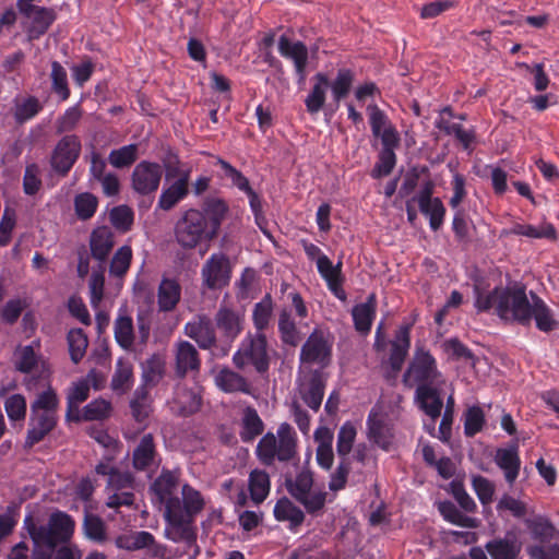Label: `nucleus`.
<instances>
[{"instance_id": "nucleus-1", "label": "nucleus", "mask_w": 559, "mask_h": 559, "mask_svg": "<svg viewBox=\"0 0 559 559\" xmlns=\"http://www.w3.org/2000/svg\"><path fill=\"white\" fill-rule=\"evenodd\" d=\"M150 489L152 502L163 512L164 536L174 543H182L185 549L157 543L152 535L143 549L145 556L148 559H175L187 555L189 559H195L199 548L193 523L205 509L206 497L192 485L181 483L178 471L163 469Z\"/></svg>"}, {"instance_id": "nucleus-2", "label": "nucleus", "mask_w": 559, "mask_h": 559, "mask_svg": "<svg viewBox=\"0 0 559 559\" xmlns=\"http://www.w3.org/2000/svg\"><path fill=\"white\" fill-rule=\"evenodd\" d=\"M474 293L478 311H492L504 322L528 326L534 321L535 326L545 333L559 326L554 311L537 294L532 290L527 293L522 283L511 282L489 292L476 283Z\"/></svg>"}, {"instance_id": "nucleus-3", "label": "nucleus", "mask_w": 559, "mask_h": 559, "mask_svg": "<svg viewBox=\"0 0 559 559\" xmlns=\"http://www.w3.org/2000/svg\"><path fill=\"white\" fill-rule=\"evenodd\" d=\"M228 207L221 199L207 200L202 210L189 209L177 222L175 235L182 248L192 249L215 238Z\"/></svg>"}, {"instance_id": "nucleus-4", "label": "nucleus", "mask_w": 559, "mask_h": 559, "mask_svg": "<svg viewBox=\"0 0 559 559\" xmlns=\"http://www.w3.org/2000/svg\"><path fill=\"white\" fill-rule=\"evenodd\" d=\"M59 397L56 391L48 386L38 393L31 404L28 429L25 444L33 447L48 436L57 426Z\"/></svg>"}, {"instance_id": "nucleus-5", "label": "nucleus", "mask_w": 559, "mask_h": 559, "mask_svg": "<svg viewBox=\"0 0 559 559\" xmlns=\"http://www.w3.org/2000/svg\"><path fill=\"white\" fill-rule=\"evenodd\" d=\"M297 453V433L288 423H282L276 433L266 432L258 442L255 454L267 466L289 462Z\"/></svg>"}, {"instance_id": "nucleus-6", "label": "nucleus", "mask_w": 559, "mask_h": 559, "mask_svg": "<svg viewBox=\"0 0 559 559\" xmlns=\"http://www.w3.org/2000/svg\"><path fill=\"white\" fill-rule=\"evenodd\" d=\"M531 538L536 542L526 547L531 559H559V531L551 521L540 514H533L524 520Z\"/></svg>"}, {"instance_id": "nucleus-7", "label": "nucleus", "mask_w": 559, "mask_h": 559, "mask_svg": "<svg viewBox=\"0 0 559 559\" xmlns=\"http://www.w3.org/2000/svg\"><path fill=\"white\" fill-rule=\"evenodd\" d=\"M24 524L35 547L52 550L60 543L68 542L74 532V521L64 512H53L47 525H35L31 518Z\"/></svg>"}, {"instance_id": "nucleus-8", "label": "nucleus", "mask_w": 559, "mask_h": 559, "mask_svg": "<svg viewBox=\"0 0 559 559\" xmlns=\"http://www.w3.org/2000/svg\"><path fill=\"white\" fill-rule=\"evenodd\" d=\"M95 471L98 475L108 476L107 507L118 509L119 507H130L134 502L133 477L130 473H121L111 464V459L100 461Z\"/></svg>"}, {"instance_id": "nucleus-9", "label": "nucleus", "mask_w": 559, "mask_h": 559, "mask_svg": "<svg viewBox=\"0 0 559 559\" xmlns=\"http://www.w3.org/2000/svg\"><path fill=\"white\" fill-rule=\"evenodd\" d=\"M287 490L298 502H300L307 512L316 513L323 509L326 499V492L314 486L313 474L309 469H301L295 478L286 481Z\"/></svg>"}, {"instance_id": "nucleus-10", "label": "nucleus", "mask_w": 559, "mask_h": 559, "mask_svg": "<svg viewBox=\"0 0 559 559\" xmlns=\"http://www.w3.org/2000/svg\"><path fill=\"white\" fill-rule=\"evenodd\" d=\"M406 386L442 384L441 373L438 371L436 359L424 348H417L414 357L403 376Z\"/></svg>"}, {"instance_id": "nucleus-11", "label": "nucleus", "mask_w": 559, "mask_h": 559, "mask_svg": "<svg viewBox=\"0 0 559 559\" xmlns=\"http://www.w3.org/2000/svg\"><path fill=\"white\" fill-rule=\"evenodd\" d=\"M236 367L243 369L252 365L258 372L269 368L267 344L263 333L248 334L233 356Z\"/></svg>"}, {"instance_id": "nucleus-12", "label": "nucleus", "mask_w": 559, "mask_h": 559, "mask_svg": "<svg viewBox=\"0 0 559 559\" xmlns=\"http://www.w3.org/2000/svg\"><path fill=\"white\" fill-rule=\"evenodd\" d=\"M191 177L190 167H171L167 170V179H174L165 188L158 199V207L169 211L183 200L189 192V181Z\"/></svg>"}, {"instance_id": "nucleus-13", "label": "nucleus", "mask_w": 559, "mask_h": 559, "mask_svg": "<svg viewBox=\"0 0 559 559\" xmlns=\"http://www.w3.org/2000/svg\"><path fill=\"white\" fill-rule=\"evenodd\" d=\"M367 438L383 451H390L394 442L393 424L377 406L372 407L367 418Z\"/></svg>"}, {"instance_id": "nucleus-14", "label": "nucleus", "mask_w": 559, "mask_h": 559, "mask_svg": "<svg viewBox=\"0 0 559 559\" xmlns=\"http://www.w3.org/2000/svg\"><path fill=\"white\" fill-rule=\"evenodd\" d=\"M202 284L209 289H222L231 278L229 259L224 253H213L201 270Z\"/></svg>"}, {"instance_id": "nucleus-15", "label": "nucleus", "mask_w": 559, "mask_h": 559, "mask_svg": "<svg viewBox=\"0 0 559 559\" xmlns=\"http://www.w3.org/2000/svg\"><path fill=\"white\" fill-rule=\"evenodd\" d=\"M163 176V168L158 163L142 160L131 174L132 189L142 195L157 191Z\"/></svg>"}, {"instance_id": "nucleus-16", "label": "nucleus", "mask_w": 559, "mask_h": 559, "mask_svg": "<svg viewBox=\"0 0 559 559\" xmlns=\"http://www.w3.org/2000/svg\"><path fill=\"white\" fill-rule=\"evenodd\" d=\"M81 152V141L76 135H66L56 145L51 156V167L64 175L67 174Z\"/></svg>"}, {"instance_id": "nucleus-17", "label": "nucleus", "mask_w": 559, "mask_h": 559, "mask_svg": "<svg viewBox=\"0 0 559 559\" xmlns=\"http://www.w3.org/2000/svg\"><path fill=\"white\" fill-rule=\"evenodd\" d=\"M280 55L294 63L298 82L304 83L307 78L308 48L299 40H292L283 35L277 43Z\"/></svg>"}, {"instance_id": "nucleus-18", "label": "nucleus", "mask_w": 559, "mask_h": 559, "mask_svg": "<svg viewBox=\"0 0 559 559\" xmlns=\"http://www.w3.org/2000/svg\"><path fill=\"white\" fill-rule=\"evenodd\" d=\"M40 341L34 340L31 344L19 346L14 352V366L17 371L31 373L48 371L46 361L40 355Z\"/></svg>"}, {"instance_id": "nucleus-19", "label": "nucleus", "mask_w": 559, "mask_h": 559, "mask_svg": "<svg viewBox=\"0 0 559 559\" xmlns=\"http://www.w3.org/2000/svg\"><path fill=\"white\" fill-rule=\"evenodd\" d=\"M243 311L222 304L215 314V324L228 341L233 342L243 329Z\"/></svg>"}, {"instance_id": "nucleus-20", "label": "nucleus", "mask_w": 559, "mask_h": 559, "mask_svg": "<svg viewBox=\"0 0 559 559\" xmlns=\"http://www.w3.org/2000/svg\"><path fill=\"white\" fill-rule=\"evenodd\" d=\"M413 200L417 202L420 212L429 218L430 228L438 230L443 224L445 209L439 198L432 197L431 186L424 187Z\"/></svg>"}, {"instance_id": "nucleus-21", "label": "nucleus", "mask_w": 559, "mask_h": 559, "mask_svg": "<svg viewBox=\"0 0 559 559\" xmlns=\"http://www.w3.org/2000/svg\"><path fill=\"white\" fill-rule=\"evenodd\" d=\"M368 114L372 134L381 140L382 145L400 144V134L383 110L371 105Z\"/></svg>"}, {"instance_id": "nucleus-22", "label": "nucleus", "mask_w": 559, "mask_h": 559, "mask_svg": "<svg viewBox=\"0 0 559 559\" xmlns=\"http://www.w3.org/2000/svg\"><path fill=\"white\" fill-rule=\"evenodd\" d=\"M331 345L322 333L313 332L302 345L300 358L304 364L328 365Z\"/></svg>"}, {"instance_id": "nucleus-23", "label": "nucleus", "mask_w": 559, "mask_h": 559, "mask_svg": "<svg viewBox=\"0 0 559 559\" xmlns=\"http://www.w3.org/2000/svg\"><path fill=\"white\" fill-rule=\"evenodd\" d=\"M325 379L321 371L305 376L299 383V392L304 402L312 411L318 412L323 400Z\"/></svg>"}, {"instance_id": "nucleus-24", "label": "nucleus", "mask_w": 559, "mask_h": 559, "mask_svg": "<svg viewBox=\"0 0 559 559\" xmlns=\"http://www.w3.org/2000/svg\"><path fill=\"white\" fill-rule=\"evenodd\" d=\"M185 333L203 349L211 348L216 342L215 329L206 316H198L185 325Z\"/></svg>"}, {"instance_id": "nucleus-25", "label": "nucleus", "mask_w": 559, "mask_h": 559, "mask_svg": "<svg viewBox=\"0 0 559 559\" xmlns=\"http://www.w3.org/2000/svg\"><path fill=\"white\" fill-rule=\"evenodd\" d=\"M441 384L419 385L416 389L415 400L419 408L432 420L441 414L443 402L440 395Z\"/></svg>"}, {"instance_id": "nucleus-26", "label": "nucleus", "mask_w": 559, "mask_h": 559, "mask_svg": "<svg viewBox=\"0 0 559 559\" xmlns=\"http://www.w3.org/2000/svg\"><path fill=\"white\" fill-rule=\"evenodd\" d=\"M201 361L197 348L187 341H180L175 345V369L180 377L189 372L198 371Z\"/></svg>"}, {"instance_id": "nucleus-27", "label": "nucleus", "mask_w": 559, "mask_h": 559, "mask_svg": "<svg viewBox=\"0 0 559 559\" xmlns=\"http://www.w3.org/2000/svg\"><path fill=\"white\" fill-rule=\"evenodd\" d=\"M115 233L108 226L95 228L90 237V249L92 257L105 262L115 247Z\"/></svg>"}, {"instance_id": "nucleus-28", "label": "nucleus", "mask_w": 559, "mask_h": 559, "mask_svg": "<svg viewBox=\"0 0 559 559\" xmlns=\"http://www.w3.org/2000/svg\"><path fill=\"white\" fill-rule=\"evenodd\" d=\"M201 401L199 389L178 385L170 405L174 412L186 416L195 413L201 406Z\"/></svg>"}, {"instance_id": "nucleus-29", "label": "nucleus", "mask_w": 559, "mask_h": 559, "mask_svg": "<svg viewBox=\"0 0 559 559\" xmlns=\"http://www.w3.org/2000/svg\"><path fill=\"white\" fill-rule=\"evenodd\" d=\"M214 381L216 386L225 393L241 392L251 394L250 383L242 376L229 368L218 370L214 377Z\"/></svg>"}, {"instance_id": "nucleus-30", "label": "nucleus", "mask_w": 559, "mask_h": 559, "mask_svg": "<svg viewBox=\"0 0 559 559\" xmlns=\"http://www.w3.org/2000/svg\"><path fill=\"white\" fill-rule=\"evenodd\" d=\"M142 385L147 390L157 385L166 372V359L162 354H153L141 364Z\"/></svg>"}, {"instance_id": "nucleus-31", "label": "nucleus", "mask_w": 559, "mask_h": 559, "mask_svg": "<svg viewBox=\"0 0 559 559\" xmlns=\"http://www.w3.org/2000/svg\"><path fill=\"white\" fill-rule=\"evenodd\" d=\"M313 81V86L305 99L307 111L311 115L318 114L323 108L330 86L329 78L323 72H318Z\"/></svg>"}, {"instance_id": "nucleus-32", "label": "nucleus", "mask_w": 559, "mask_h": 559, "mask_svg": "<svg viewBox=\"0 0 559 559\" xmlns=\"http://www.w3.org/2000/svg\"><path fill=\"white\" fill-rule=\"evenodd\" d=\"M491 559H516L521 552L522 545L515 536L507 535L503 538H496L485 546Z\"/></svg>"}, {"instance_id": "nucleus-33", "label": "nucleus", "mask_w": 559, "mask_h": 559, "mask_svg": "<svg viewBox=\"0 0 559 559\" xmlns=\"http://www.w3.org/2000/svg\"><path fill=\"white\" fill-rule=\"evenodd\" d=\"M411 326L402 325L391 344L389 362L394 371H399L405 360L411 346Z\"/></svg>"}, {"instance_id": "nucleus-34", "label": "nucleus", "mask_w": 559, "mask_h": 559, "mask_svg": "<svg viewBox=\"0 0 559 559\" xmlns=\"http://www.w3.org/2000/svg\"><path fill=\"white\" fill-rule=\"evenodd\" d=\"M496 463L503 471L506 480L512 485L519 476L521 465L518 447L499 449L496 454Z\"/></svg>"}, {"instance_id": "nucleus-35", "label": "nucleus", "mask_w": 559, "mask_h": 559, "mask_svg": "<svg viewBox=\"0 0 559 559\" xmlns=\"http://www.w3.org/2000/svg\"><path fill=\"white\" fill-rule=\"evenodd\" d=\"M377 300L374 294H371L366 302L356 305L352 310L353 320L357 331L368 333L371 329L376 316Z\"/></svg>"}, {"instance_id": "nucleus-36", "label": "nucleus", "mask_w": 559, "mask_h": 559, "mask_svg": "<svg viewBox=\"0 0 559 559\" xmlns=\"http://www.w3.org/2000/svg\"><path fill=\"white\" fill-rule=\"evenodd\" d=\"M181 297V287L176 280L164 278L158 286L157 302L160 311H171Z\"/></svg>"}, {"instance_id": "nucleus-37", "label": "nucleus", "mask_w": 559, "mask_h": 559, "mask_svg": "<svg viewBox=\"0 0 559 559\" xmlns=\"http://www.w3.org/2000/svg\"><path fill=\"white\" fill-rule=\"evenodd\" d=\"M273 513L277 521L288 522L290 530L300 526L305 520V514L301 509L294 504L288 498L280 499L274 507Z\"/></svg>"}, {"instance_id": "nucleus-38", "label": "nucleus", "mask_w": 559, "mask_h": 559, "mask_svg": "<svg viewBox=\"0 0 559 559\" xmlns=\"http://www.w3.org/2000/svg\"><path fill=\"white\" fill-rule=\"evenodd\" d=\"M250 498L255 504L263 502L270 493L271 481L265 471L253 469L248 478Z\"/></svg>"}, {"instance_id": "nucleus-39", "label": "nucleus", "mask_w": 559, "mask_h": 559, "mask_svg": "<svg viewBox=\"0 0 559 559\" xmlns=\"http://www.w3.org/2000/svg\"><path fill=\"white\" fill-rule=\"evenodd\" d=\"M133 365L127 359L119 358L112 374L111 389L119 394H123L133 385Z\"/></svg>"}, {"instance_id": "nucleus-40", "label": "nucleus", "mask_w": 559, "mask_h": 559, "mask_svg": "<svg viewBox=\"0 0 559 559\" xmlns=\"http://www.w3.org/2000/svg\"><path fill=\"white\" fill-rule=\"evenodd\" d=\"M90 394L87 381L81 380L71 386L67 395V418L70 420H80L79 405L84 402Z\"/></svg>"}, {"instance_id": "nucleus-41", "label": "nucleus", "mask_w": 559, "mask_h": 559, "mask_svg": "<svg viewBox=\"0 0 559 559\" xmlns=\"http://www.w3.org/2000/svg\"><path fill=\"white\" fill-rule=\"evenodd\" d=\"M264 424L253 407H246L241 417L240 437L245 442L252 441L262 433Z\"/></svg>"}, {"instance_id": "nucleus-42", "label": "nucleus", "mask_w": 559, "mask_h": 559, "mask_svg": "<svg viewBox=\"0 0 559 559\" xmlns=\"http://www.w3.org/2000/svg\"><path fill=\"white\" fill-rule=\"evenodd\" d=\"M508 234L524 236L533 239H552L556 235L554 226L549 223H542L537 226L516 223L509 229Z\"/></svg>"}, {"instance_id": "nucleus-43", "label": "nucleus", "mask_w": 559, "mask_h": 559, "mask_svg": "<svg viewBox=\"0 0 559 559\" xmlns=\"http://www.w3.org/2000/svg\"><path fill=\"white\" fill-rule=\"evenodd\" d=\"M155 444L151 433L144 435L133 451V466L136 469H145L154 460Z\"/></svg>"}, {"instance_id": "nucleus-44", "label": "nucleus", "mask_w": 559, "mask_h": 559, "mask_svg": "<svg viewBox=\"0 0 559 559\" xmlns=\"http://www.w3.org/2000/svg\"><path fill=\"white\" fill-rule=\"evenodd\" d=\"M116 342L126 350H131L134 343V329L132 318L119 314L115 321Z\"/></svg>"}, {"instance_id": "nucleus-45", "label": "nucleus", "mask_w": 559, "mask_h": 559, "mask_svg": "<svg viewBox=\"0 0 559 559\" xmlns=\"http://www.w3.org/2000/svg\"><path fill=\"white\" fill-rule=\"evenodd\" d=\"M439 511L443 519L452 524L468 528H475L479 525L477 519L463 514L451 501L440 502Z\"/></svg>"}, {"instance_id": "nucleus-46", "label": "nucleus", "mask_w": 559, "mask_h": 559, "mask_svg": "<svg viewBox=\"0 0 559 559\" xmlns=\"http://www.w3.org/2000/svg\"><path fill=\"white\" fill-rule=\"evenodd\" d=\"M152 540V534L146 531H138L121 534L116 537L115 545L119 549L128 551L142 550L146 547L148 542Z\"/></svg>"}, {"instance_id": "nucleus-47", "label": "nucleus", "mask_w": 559, "mask_h": 559, "mask_svg": "<svg viewBox=\"0 0 559 559\" xmlns=\"http://www.w3.org/2000/svg\"><path fill=\"white\" fill-rule=\"evenodd\" d=\"M357 430L353 423H344L337 433L336 452L341 460L349 461Z\"/></svg>"}, {"instance_id": "nucleus-48", "label": "nucleus", "mask_w": 559, "mask_h": 559, "mask_svg": "<svg viewBox=\"0 0 559 559\" xmlns=\"http://www.w3.org/2000/svg\"><path fill=\"white\" fill-rule=\"evenodd\" d=\"M399 145L400 144L382 145L379 160L372 169L373 178L388 176L392 171L396 163L395 148H397Z\"/></svg>"}, {"instance_id": "nucleus-49", "label": "nucleus", "mask_w": 559, "mask_h": 559, "mask_svg": "<svg viewBox=\"0 0 559 559\" xmlns=\"http://www.w3.org/2000/svg\"><path fill=\"white\" fill-rule=\"evenodd\" d=\"M138 154V144L124 145L119 148L112 150L108 155V162L115 168L129 167L136 160Z\"/></svg>"}, {"instance_id": "nucleus-50", "label": "nucleus", "mask_w": 559, "mask_h": 559, "mask_svg": "<svg viewBox=\"0 0 559 559\" xmlns=\"http://www.w3.org/2000/svg\"><path fill=\"white\" fill-rule=\"evenodd\" d=\"M354 82V74L348 69H340L335 79L330 82L332 97L335 103L347 96Z\"/></svg>"}, {"instance_id": "nucleus-51", "label": "nucleus", "mask_w": 559, "mask_h": 559, "mask_svg": "<svg viewBox=\"0 0 559 559\" xmlns=\"http://www.w3.org/2000/svg\"><path fill=\"white\" fill-rule=\"evenodd\" d=\"M273 313V302L270 295L264 296L253 308L252 319L257 332L262 333L269 326Z\"/></svg>"}, {"instance_id": "nucleus-52", "label": "nucleus", "mask_w": 559, "mask_h": 559, "mask_svg": "<svg viewBox=\"0 0 559 559\" xmlns=\"http://www.w3.org/2000/svg\"><path fill=\"white\" fill-rule=\"evenodd\" d=\"M50 79L52 91L59 96L60 100H67L70 96L68 73L58 61L51 63Z\"/></svg>"}, {"instance_id": "nucleus-53", "label": "nucleus", "mask_w": 559, "mask_h": 559, "mask_svg": "<svg viewBox=\"0 0 559 559\" xmlns=\"http://www.w3.org/2000/svg\"><path fill=\"white\" fill-rule=\"evenodd\" d=\"M81 551L76 547L63 546L48 550L46 547H35L32 559H80Z\"/></svg>"}, {"instance_id": "nucleus-54", "label": "nucleus", "mask_w": 559, "mask_h": 559, "mask_svg": "<svg viewBox=\"0 0 559 559\" xmlns=\"http://www.w3.org/2000/svg\"><path fill=\"white\" fill-rule=\"evenodd\" d=\"M97 206V198L90 192L80 193L74 199L75 214L82 221H86L93 217Z\"/></svg>"}, {"instance_id": "nucleus-55", "label": "nucleus", "mask_w": 559, "mask_h": 559, "mask_svg": "<svg viewBox=\"0 0 559 559\" xmlns=\"http://www.w3.org/2000/svg\"><path fill=\"white\" fill-rule=\"evenodd\" d=\"M132 259V249L129 246L120 247L114 254L109 274L115 277H122L129 270Z\"/></svg>"}, {"instance_id": "nucleus-56", "label": "nucleus", "mask_w": 559, "mask_h": 559, "mask_svg": "<svg viewBox=\"0 0 559 559\" xmlns=\"http://www.w3.org/2000/svg\"><path fill=\"white\" fill-rule=\"evenodd\" d=\"M70 356L73 362L78 364L85 355L88 341L81 329H73L68 333Z\"/></svg>"}, {"instance_id": "nucleus-57", "label": "nucleus", "mask_w": 559, "mask_h": 559, "mask_svg": "<svg viewBox=\"0 0 559 559\" xmlns=\"http://www.w3.org/2000/svg\"><path fill=\"white\" fill-rule=\"evenodd\" d=\"M41 110V105L36 97H27L17 102L14 109V118L23 123L34 118Z\"/></svg>"}, {"instance_id": "nucleus-58", "label": "nucleus", "mask_w": 559, "mask_h": 559, "mask_svg": "<svg viewBox=\"0 0 559 559\" xmlns=\"http://www.w3.org/2000/svg\"><path fill=\"white\" fill-rule=\"evenodd\" d=\"M105 275L104 270L93 271L88 282L90 302L94 310H98L104 297Z\"/></svg>"}, {"instance_id": "nucleus-59", "label": "nucleus", "mask_w": 559, "mask_h": 559, "mask_svg": "<svg viewBox=\"0 0 559 559\" xmlns=\"http://www.w3.org/2000/svg\"><path fill=\"white\" fill-rule=\"evenodd\" d=\"M133 417L138 421L144 420L150 413L148 392L145 388L139 386L130 402Z\"/></svg>"}, {"instance_id": "nucleus-60", "label": "nucleus", "mask_w": 559, "mask_h": 559, "mask_svg": "<svg viewBox=\"0 0 559 559\" xmlns=\"http://www.w3.org/2000/svg\"><path fill=\"white\" fill-rule=\"evenodd\" d=\"M485 424V415L479 406L469 407L464 414V432L468 437L478 433Z\"/></svg>"}, {"instance_id": "nucleus-61", "label": "nucleus", "mask_w": 559, "mask_h": 559, "mask_svg": "<svg viewBox=\"0 0 559 559\" xmlns=\"http://www.w3.org/2000/svg\"><path fill=\"white\" fill-rule=\"evenodd\" d=\"M110 412L111 405L108 401L103 399L94 400L84 407L83 414L80 415V419L102 420L107 418Z\"/></svg>"}, {"instance_id": "nucleus-62", "label": "nucleus", "mask_w": 559, "mask_h": 559, "mask_svg": "<svg viewBox=\"0 0 559 559\" xmlns=\"http://www.w3.org/2000/svg\"><path fill=\"white\" fill-rule=\"evenodd\" d=\"M4 409L11 421L22 420L26 415V400L22 394L10 395L4 401Z\"/></svg>"}, {"instance_id": "nucleus-63", "label": "nucleus", "mask_w": 559, "mask_h": 559, "mask_svg": "<svg viewBox=\"0 0 559 559\" xmlns=\"http://www.w3.org/2000/svg\"><path fill=\"white\" fill-rule=\"evenodd\" d=\"M278 330L284 343L295 345L298 341V332L290 314L284 310L280 314Z\"/></svg>"}, {"instance_id": "nucleus-64", "label": "nucleus", "mask_w": 559, "mask_h": 559, "mask_svg": "<svg viewBox=\"0 0 559 559\" xmlns=\"http://www.w3.org/2000/svg\"><path fill=\"white\" fill-rule=\"evenodd\" d=\"M111 224L121 231L130 229L133 223V212L127 205L114 207L109 213Z\"/></svg>"}]
</instances>
